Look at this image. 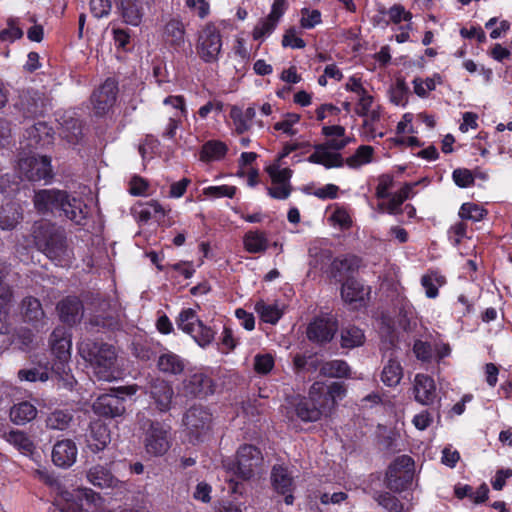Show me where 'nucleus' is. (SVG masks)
Listing matches in <instances>:
<instances>
[{
	"label": "nucleus",
	"mask_w": 512,
	"mask_h": 512,
	"mask_svg": "<svg viewBox=\"0 0 512 512\" xmlns=\"http://www.w3.org/2000/svg\"><path fill=\"white\" fill-rule=\"evenodd\" d=\"M32 202L36 212L43 216L58 214L77 225L83 224L86 218L82 209L83 202L72 197L66 190L57 188L35 190Z\"/></svg>",
	"instance_id": "f257e3e1"
},
{
	"label": "nucleus",
	"mask_w": 512,
	"mask_h": 512,
	"mask_svg": "<svg viewBox=\"0 0 512 512\" xmlns=\"http://www.w3.org/2000/svg\"><path fill=\"white\" fill-rule=\"evenodd\" d=\"M32 236L37 250L56 265L64 267L71 263L73 250L63 228L52 222L36 223Z\"/></svg>",
	"instance_id": "f03ea898"
},
{
	"label": "nucleus",
	"mask_w": 512,
	"mask_h": 512,
	"mask_svg": "<svg viewBox=\"0 0 512 512\" xmlns=\"http://www.w3.org/2000/svg\"><path fill=\"white\" fill-rule=\"evenodd\" d=\"M79 353L90 363L98 380L116 379L117 353L113 345L89 340L80 345Z\"/></svg>",
	"instance_id": "7ed1b4c3"
},
{
	"label": "nucleus",
	"mask_w": 512,
	"mask_h": 512,
	"mask_svg": "<svg viewBox=\"0 0 512 512\" xmlns=\"http://www.w3.org/2000/svg\"><path fill=\"white\" fill-rule=\"evenodd\" d=\"M263 454L255 445L242 444L236 451L235 459L223 461V467L241 481L250 480L262 466Z\"/></svg>",
	"instance_id": "20e7f679"
},
{
	"label": "nucleus",
	"mask_w": 512,
	"mask_h": 512,
	"mask_svg": "<svg viewBox=\"0 0 512 512\" xmlns=\"http://www.w3.org/2000/svg\"><path fill=\"white\" fill-rule=\"evenodd\" d=\"M140 429L144 434V447L146 452L151 456H163L170 449L169 431L164 424L142 417L139 419Z\"/></svg>",
	"instance_id": "39448f33"
},
{
	"label": "nucleus",
	"mask_w": 512,
	"mask_h": 512,
	"mask_svg": "<svg viewBox=\"0 0 512 512\" xmlns=\"http://www.w3.org/2000/svg\"><path fill=\"white\" fill-rule=\"evenodd\" d=\"M177 328L188 334L202 348L209 346L215 338V330L198 318L192 308L182 309L176 318Z\"/></svg>",
	"instance_id": "423d86ee"
},
{
	"label": "nucleus",
	"mask_w": 512,
	"mask_h": 512,
	"mask_svg": "<svg viewBox=\"0 0 512 512\" xmlns=\"http://www.w3.org/2000/svg\"><path fill=\"white\" fill-rule=\"evenodd\" d=\"M51 162L50 156L31 155L19 159L18 170L23 179L48 185L55 177Z\"/></svg>",
	"instance_id": "0eeeda50"
},
{
	"label": "nucleus",
	"mask_w": 512,
	"mask_h": 512,
	"mask_svg": "<svg viewBox=\"0 0 512 512\" xmlns=\"http://www.w3.org/2000/svg\"><path fill=\"white\" fill-rule=\"evenodd\" d=\"M414 460L409 455L396 457L387 468L385 474L386 487L393 492L408 489L413 479Z\"/></svg>",
	"instance_id": "6e6552de"
},
{
	"label": "nucleus",
	"mask_w": 512,
	"mask_h": 512,
	"mask_svg": "<svg viewBox=\"0 0 512 512\" xmlns=\"http://www.w3.org/2000/svg\"><path fill=\"white\" fill-rule=\"evenodd\" d=\"M217 384L211 375L193 369L181 382L182 394L188 399H206L216 391Z\"/></svg>",
	"instance_id": "1a4fd4ad"
},
{
	"label": "nucleus",
	"mask_w": 512,
	"mask_h": 512,
	"mask_svg": "<svg viewBox=\"0 0 512 512\" xmlns=\"http://www.w3.org/2000/svg\"><path fill=\"white\" fill-rule=\"evenodd\" d=\"M321 388L320 384L313 383L309 389L307 397H298L295 400L294 411L301 421L303 422H317L322 417L330 415L326 407L317 396V390Z\"/></svg>",
	"instance_id": "9d476101"
},
{
	"label": "nucleus",
	"mask_w": 512,
	"mask_h": 512,
	"mask_svg": "<svg viewBox=\"0 0 512 512\" xmlns=\"http://www.w3.org/2000/svg\"><path fill=\"white\" fill-rule=\"evenodd\" d=\"M222 49V36L220 30L213 23L206 24L199 32L196 51L205 63H214L219 60Z\"/></svg>",
	"instance_id": "9b49d317"
},
{
	"label": "nucleus",
	"mask_w": 512,
	"mask_h": 512,
	"mask_svg": "<svg viewBox=\"0 0 512 512\" xmlns=\"http://www.w3.org/2000/svg\"><path fill=\"white\" fill-rule=\"evenodd\" d=\"M183 421L189 432L190 440L200 442L211 430L212 414L208 408L194 405L186 411Z\"/></svg>",
	"instance_id": "f8f14e48"
},
{
	"label": "nucleus",
	"mask_w": 512,
	"mask_h": 512,
	"mask_svg": "<svg viewBox=\"0 0 512 512\" xmlns=\"http://www.w3.org/2000/svg\"><path fill=\"white\" fill-rule=\"evenodd\" d=\"M14 106L25 118H35L43 116L46 112L47 98L44 93L36 89H22Z\"/></svg>",
	"instance_id": "ddd939ff"
},
{
	"label": "nucleus",
	"mask_w": 512,
	"mask_h": 512,
	"mask_svg": "<svg viewBox=\"0 0 512 512\" xmlns=\"http://www.w3.org/2000/svg\"><path fill=\"white\" fill-rule=\"evenodd\" d=\"M338 330L336 319L327 316H317L308 324L306 336L312 343L325 345L331 342Z\"/></svg>",
	"instance_id": "4468645a"
},
{
	"label": "nucleus",
	"mask_w": 512,
	"mask_h": 512,
	"mask_svg": "<svg viewBox=\"0 0 512 512\" xmlns=\"http://www.w3.org/2000/svg\"><path fill=\"white\" fill-rule=\"evenodd\" d=\"M145 393L160 412L171 409L174 390L170 382L159 377L152 378L146 386Z\"/></svg>",
	"instance_id": "2eb2a0df"
},
{
	"label": "nucleus",
	"mask_w": 512,
	"mask_h": 512,
	"mask_svg": "<svg viewBox=\"0 0 512 512\" xmlns=\"http://www.w3.org/2000/svg\"><path fill=\"white\" fill-rule=\"evenodd\" d=\"M118 94V83L114 78H107L100 87L92 94V103L95 114L103 116L109 112L116 102Z\"/></svg>",
	"instance_id": "dca6fc26"
},
{
	"label": "nucleus",
	"mask_w": 512,
	"mask_h": 512,
	"mask_svg": "<svg viewBox=\"0 0 512 512\" xmlns=\"http://www.w3.org/2000/svg\"><path fill=\"white\" fill-rule=\"evenodd\" d=\"M271 485L273 490L284 496V502L287 505L294 503L295 482L289 469L283 465H274L271 470Z\"/></svg>",
	"instance_id": "f3484780"
},
{
	"label": "nucleus",
	"mask_w": 512,
	"mask_h": 512,
	"mask_svg": "<svg viewBox=\"0 0 512 512\" xmlns=\"http://www.w3.org/2000/svg\"><path fill=\"white\" fill-rule=\"evenodd\" d=\"M188 364L187 359L167 348H163V351L158 355L156 361L157 370L167 377H178L182 375Z\"/></svg>",
	"instance_id": "a211bd4d"
},
{
	"label": "nucleus",
	"mask_w": 512,
	"mask_h": 512,
	"mask_svg": "<svg viewBox=\"0 0 512 512\" xmlns=\"http://www.w3.org/2000/svg\"><path fill=\"white\" fill-rule=\"evenodd\" d=\"M51 353L55 357V362L52 364L56 371H64L65 366L70 359L71 339L64 336L61 329H55L50 336Z\"/></svg>",
	"instance_id": "6ab92c4d"
},
{
	"label": "nucleus",
	"mask_w": 512,
	"mask_h": 512,
	"mask_svg": "<svg viewBox=\"0 0 512 512\" xmlns=\"http://www.w3.org/2000/svg\"><path fill=\"white\" fill-rule=\"evenodd\" d=\"M125 398L114 394L100 395L93 403V411L104 418H115L125 413Z\"/></svg>",
	"instance_id": "aec40b11"
},
{
	"label": "nucleus",
	"mask_w": 512,
	"mask_h": 512,
	"mask_svg": "<svg viewBox=\"0 0 512 512\" xmlns=\"http://www.w3.org/2000/svg\"><path fill=\"white\" fill-rule=\"evenodd\" d=\"M78 448L72 439H62L53 445L51 452L52 462L63 469L70 468L77 459Z\"/></svg>",
	"instance_id": "412c9836"
},
{
	"label": "nucleus",
	"mask_w": 512,
	"mask_h": 512,
	"mask_svg": "<svg viewBox=\"0 0 512 512\" xmlns=\"http://www.w3.org/2000/svg\"><path fill=\"white\" fill-rule=\"evenodd\" d=\"M321 388L317 390V396L331 414L339 400H342L347 394V386L342 381H334L326 385L324 382L315 381Z\"/></svg>",
	"instance_id": "4be33fe9"
},
{
	"label": "nucleus",
	"mask_w": 512,
	"mask_h": 512,
	"mask_svg": "<svg viewBox=\"0 0 512 512\" xmlns=\"http://www.w3.org/2000/svg\"><path fill=\"white\" fill-rule=\"evenodd\" d=\"M371 287L355 277H347L341 284V297L345 303H362L369 299Z\"/></svg>",
	"instance_id": "5701e85b"
},
{
	"label": "nucleus",
	"mask_w": 512,
	"mask_h": 512,
	"mask_svg": "<svg viewBox=\"0 0 512 512\" xmlns=\"http://www.w3.org/2000/svg\"><path fill=\"white\" fill-rule=\"evenodd\" d=\"M100 496L98 493L91 489L83 488L78 489L75 493L70 495L65 502L61 505V512H83L87 510V506L94 504L96 500H99Z\"/></svg>",
	"instance_id": "b1692460"
},
{
	"label": "nucleus",
	"mask_w": 512,
	"mask_h": 512,
	"mask_svg": "<svg viewBox=\"0 0 512 512\" xmlns=\"http://www.w3.org/2000/svg\"><path fill=\"white\" fill-rule=\"evenodd\" d=\"M361 265V258L356 255H344L343 257H336L330 265L331 276L343 282L347 277H353L352 274L358 271Z\"/></svg>",
	"instance_id": "393cba45"
},
{
	"label": "nucleus",
	"mask_w": 512,
	"mask_h": 512,
	"mask_svg": "<svg viewBox=\"0 0 512 512\" xmlns=\"http://www.w3.org/2000/svg\"><path fill=\"white\" fill-rule=\"evenodd\" d=\"M83 309V303L77 296H67L57 304L60 320L70 326L80 321Z\"/></svg>",
	"instance_id": "a878e982"
},
{
	"label": "nucleus",
	"mask_w": 512,
	"mask_h": 512,
	"mask_svg": "<svg viewBox=\"0 0 512 512\" xmlns=\"http://www.w3.org/2000/svg\"><path fill=\"white\" fill-rule=\"evenodd\" d=\"M86 437L87 448L92 453L103 451L111 441L110 430L101 421H94L90 424L89 434Z\"/></svg>",
	"instance_id": "bb28decb"
},
{
	"label": "nucleus",
	"mask_w": 512,
	"mask_h": 512,
	"mask_svg": "<svg viewBox=\"0 0 512 512\" xmlns=\"http://www.w3.org/2000/svg\"><path fill=\"white\" fill-rule=\"evenodd\" d=\"M414 398L422 405L429 406L436 398L434 379L427 374H417L414 381Z\"/></svg>",
	"instance_id": "cd10ccee"
},
{
	"label": "nucleus",
	"mask_w": 512,
	"mask_h": 512,
	"mask_svg": "<svg viewBox=\"0 0 512 512\" xmlns=\"http://www.w3.org/2000/svg\"><path fill=\"white\" fill-rule=\"evenodd\" d=\"M321 365L322 360L313 352L296 353L292 359V368L297 376L305 377L320 372Z\"/></svg>",
	"instance_id": "c85d7f7f"
},
{
	"label": "nucleus",
	"mask_w": 512,
	"mask_h": 512,
	"mask_svg": "<svg viewBox=\"0 0 512 512\" xmlns=\"http://www.w3.org/2000/svg\"><path fill=\"white\" fill-rule=\"evenodd\" d=\"M119 10L123 21L134 27L142 23L145 15L142 0H119Z\"/></svg>",
	"instance_id": "c756f323"
},
{
	"label": "nucleus",
	"mask_w": 512,
	"mask_h": 512,
	"mask_svg": "<svg viewBox=\"0 0 512 512\" xmlns=\"http://www.w3.org/2000/svg\"><path fill=\"white\" fill-rule=\"evenodd\" d=\"M21 314L23 320L34 327L40 324L45 316L39 299L33 296H27L21 301Z\"/></svg>",
	"instance_id": "7c9ffc66"
},
{
	"label": "nucleus",
	"mask_w": 512,
	"mask_h": 512,
	"mask_svg": "<svg viewBox=\"0 0 512 512\" xmlns=\"http://www.w3.org/2000/svg\"><path fill=\"white\" fill-rule=\"evenodd\" d=\"M87 480L98 488H113L118 483V479L112 474L111 470L99 464L88 470Z\"/></svg>",
	"instance_id": "2f4dec72"
},
{
	"label": "nucleus",
	"mask_w": 512,
	"mask_h": 512,
	"mask_svg": "<svg viewBox=\"0 0 512 512\" xmlns=\"http://www.w3.org/2000/svg\"><path fill=\"white\" fill-rule=\"evenodd\" d=\"M163 38L174 49H180L185 43V27L178 18L170 19L164 26Z\"/></svg>",
	"instance_id": "473e14b6"
},
{
	"label": "nucleus",
	"mask_w": 512,
	"mask_h": 512,
	"mask_svg": "<svg viewBox=\"0 0 512 512\" xmlns=\"http://www.w3.org/2000/svg\"><path fill=\"white\" fill-rule=\"evenodd\" d=\"M365 341L364 331L355 324H347L341 327L340 346L343 349H354L363 346Z\"/></svg>",
	"instance_id": "72a5a7b5"
},
{
	"label": "nucleus",
	"mask_w": 512,
	"mask_h": 512,
	"mask_svg": "<svg viewBox=\"0 0 512 512\" xmlns=\"http://www.w3.org/2000/svg\"><path fill=\"white\" fill-rule=\"evenodd\" d=\"M38 414L36 406L30 401H21L10 408L9 417L16 425H25L33 421Z\"/></svg>",
	"instance_id": "f704fd0d"
},
{
	"label": "nucleus",
	"mask_w": 512,
	"mask_h": 512,
	"mask_svg": "<svg viewBox=\"0 0 512 512\" xmlns=\"http://www.w3.org/2000/svg\"><path fill=\"white\" fill-rule=\"evenodd\" d=\"M311 164L322 165L326 169L341 168L344 166L345 159L339 152H331L328 150H315L307 158Z\"/></svg>",
	"instance_id": "c9c22d12"
},
{
	"label": "nucleus",
	"mask_w": 512,
	"mask_h": 512,
	"mask_svg": "<svg viewBox=\"0 0 512 512\" xmlns=\"http://www.w3.org/2000/svg\"><path fill=\"white\" fill-rule=\"evenodd\" d=\"M418 183H404V185L394 194H391L390 200L386 205V211L390 215H399L402 214L403 210L401 206L403 203L412 198L414 195L413 188Z\"/></svg>",
	"instance_id": "e433bc0d"
},
{
	"label": "nucleus",
	"mask_w": 512,
	"mask_h": 512,
	"mask_svg": "<svg viewBox=\"0 0 512 512\" xmlns=\"http://www.w3.org/2000/svg\"><path fill=\"white\" fill-rule=\"evenodd\" d=\"M228 152V146L220 140L205 142L199 152V160L205 163L222 160Z\"/></svg>",
	"instance_id": "4c0bfd02"
},
{
	"label": "nucleus",
	"mask_w": 512,
	"mask_h": 512,
	"mask_svg": "<svg viewBox=\"0 0 512 512\" xmlns=\"http://www.w3.org/2000/svg\"><path fill=\"white\" fill-rule=\"evenodd\" d=\"M244 249L251 254L264 253L269 246L266 232L250 230L243 237Z\"/></svg>",
	"instance_id": "58836bf2"
},
{
	"label": "nucleus",
	"mask_w": 512,
	"mask_h": 512,
	"mask_svg": "<svg viewBox=\"0 0 512 512\" xmlns=\"http://www.w3.org/2000/svg\"><path fill=\"white\" fill-rule=\"evenodd\" d=\"M320 376L329 378H349L351 376V368L345 360L341 359L322 361Z\"/></svg>",
	"instance_id": "ea45409f"
},
{
	"label": "nucleus",
	"mask_w": 512,
	"mask_h": 512,
	"mask_svg": "<svg viewBox=\"0 0 512 512\" xmlns=\"http://www.w3.org/2000/svg\"><path fill=\"white\" fill-rule=\"evenodd\" d=\"M55 370L53 365L50 366V362L47 361L44 365L39 364L36 367L21 369L18 371V378L20 380L29 382H45L49 379L50 371Z\"/></svg>",
	"instance_id": "a19ab883"
},
{
	"label": "nucleus",
	"mask_w": 512,
	"mask_h": 512,
	"mask_svg": "<svg viewBox=\"0 0 512 512\" xmlns=\"http://www.w3.org/2000/svg\"><path fill=\"white\" fill-rule=\"evenodd\" d=\"M403 377V368L395 358H390L384 365L381 373V381L388 387L397 386Z\"/></svg>",
	"instance_id": "79ce46f5"
},
{
	"label": "nucleus",
	"mask_w": 512,
	"mask_h": 512,
	"mask_svg": "<svg viewBox=\"0 0 512 512\" xmlns=\"http://www.w3.org/2000/svg\"><path fill=\"white\" fill-rule=\"evenodd\" d=\"M73 419V415L68 410L56 409L45 419V424L48 429L63 431L67 429Z\"/></svg>",
	"instance_id": "37998d69"
},
{
	"label": "nucleus",
	"mask_w": 512,
	"mask_h": 512,
	"mask_svg": "<svg viewBox=\"0 0 512 512\" xmlns=\"http://www.w3.org/2000/svg\"><path fill=\"white\" fill-rule=\"evenodd\" d=\"M6 440L24 454H31L35 449L33 441L24 431L11 430Z\"/></svg>",
	"instance_id": "c03bdc74"
},
{
	"label": "nucleus",
	"mask_w": 512,
	"mask_h": 512,
	"mask_svg": "<svg viewBox=\"0 0 512 512\" xmlns=\"http://www.w3.org/2000/svg\"><path fill=\"white\" fill-rule=\"evenodd\" d=\"M374 149L370 145L359 146L355 153L345 159V163L349 168L357 169L362 165L372 162Z\"/></svg>",
	"instance_id": "a18cd8bd"
},
{
	"label": "nucleus",
	"mask_w": 512,
	"mask_h": 512,
	"mask_svg": "<svg viewBox=\"0 0 512 512\" xmlns=\"http://www.w3.org/2000/svg\"><path fill=\"white\" fill-rule=\"evenodd\" d=\"M22 219V214L18 211V209L14 205H6L2 206L0 209V228L2 230H12L14 229L20 220Z\"/></svg>",
	"instance_id": "49530a36"
},
{
	"label": "nucleus",
	"mask_w": 512,
	"mask_h": 512,
	"mask_svg": "<svg viewBox=\"0 0 512 512\" xmlns=\"http://www.w3.org/2000/svg\"><path fill=\"white\" fill-rule=\"evenodd\" d=\"M390 101L397 105L405 107L408 104L410 89L403 78H397L395 84L389 90Z\"/></svg>",
	"instance_id": "de8ad7c7"
},
{
	"label": "nucleus",
	"mask_w": 512,
	"mask_h": 512,
	"mask_svg": "<svg viewBox=\"0 0 512 512\" xmlns=\"http://www.w3.org/2000/svg\"><path fill=\"white\" fill-rule=\"evenodd\" d=\"M458 214L463 221L471 220L473 222H479L487 216L488 211L477 203L465 202L461 205Z\"/></svg>",
	"instance_id": "09e8293b"
},
{
	"label": "nucleus",
	"mask_w": 512,
	"mask_h": 512,
	"mask_svg": "<svg viewBox=\"0 0 512 512\" xmlns=\"http://www.w3.org/2000/svg\"><path fill=\"white\" fill-rule=\"evenodd\" d=\"M374 500L387 512H404V504L388 491H381L374 495Z\"/></svg>",
	"instance_id": "8fccbe9b"
},
{
	"label": "nucleus",
	"mask_w": 512,
	"mask_h": 512,
	"mask_svg": "<svg viewBox=\"0 0 512 512\" xmlns=\"http://www.w3.org/2000/svg\"><path fill=\"white\" fill-rule=\"evenodd\" d=\"M280 167L281 162L276 160L275 163L266 168V171L271 178L272 184L291 185L290 180L292 178L293 171L288 167L282 169Z\"/></svg>",
	"instance_id": "3c124183"
},
{
	"label": "nucleus",
	"mask_w": 512,
	"mask_h": 512,
	"mask_svg": "<svg viewBox=\"0 0 512 512\" xmlns=\"http://www.w3.org/2000/svg\"><path fill=\"white\" fill-rule=\"evenodd\" d=\"M255 310L264 322L273 325L283 316V311L277 305L265 304L262 301L256 303Z\"/></svg>",
	"instance_id": "603ef678"
},
{
	"label": "nucleus",
	"mask_w": 512,
	"mask_h": 512,
	"mask_svg": "<svg viewBox=\"0 0 512 512\" xmlns=\"http://www.w3.org/2000/svg\"><path fill=\"white\" fill-rule=\"evenodd\" d=\"M133 355L142 362L157 361L158 354L154 346L150 343H134Z\"/></svg>",
	"instance_id": "864d4df0"
},
{
	"label": "nucleus",
	"mask_w": 512,
	"mask_h": 512,
	"mask_svg": "<svg viewBox=\"0 0 512 512\" xmlns=\"http://www.w3.org/2000/svg\"><path fill=\"white\" fill-rule=\"evenodd\" d=\"M412 350L415 357L421 362L430 363L434 357V347L428 341L415 340Z\"/></svg>",
	"instance_id": "5fc2aeb1"
},
{
	"label": "nucleus",
	"mask_w": 512,
	"mask_h": 512,
	"mask_svg": "<svg viewBox=\"0 0 512 512\" xmlns=\"http://www.w3.org/2000/svg\"><path fill=\"white\" fill-rule=\"evenodd\" d=\"M237 192V187L232 185H219L208 186L203 189V194L209 198H234Z\"/></svg>",
	"instance_id": "6e6d98bb"
},
{
	"label": "nucleus",
	"mask_w": 512,
	"mask_h": 512,
	"mask_svg": "<svg viewBox=\"0 0 512 512\" xmlns=\"http://www.w3.org/2000/svg\"><path fill=\"white\" fill-rule=\"evenodd\" d=\"M434 282L442 286L445 283V278L443 276H436L433 279L429 274L423 275L421 278V285L425 289V295L430 299L436 298L439 294L438 286Z\"/></svg>",
	"instance_id": "4d7b16f0"
},
{
	"label": "nucleus",
	"mask_w": 512,
	"mask_h": 512,
	"mask_svg": "<svg viewBox=\"0 0 512 512\" xmlns=\"http://www.w3.org/2000/svg\"><path fill=\"white\" fill-rule=\"evenodd\" d=\"M278 22L271 19L269 16L263 18L254 27L252 36L254 40H260L263 37L270 35L277 27Z\"/></svg>",
	"instance_id": "13d9d810"
},
{
	"label": "nucleus",
	"mask_w": 512,
	"mask_h": 512,
	"mask_svg": "<svg viewBox=\"0 0 512 512\" xmlns=\"http://www.w3.org/2000/svg\"><path fill=\"white\" fill-rule=\"evenodd\" d=\"M165 216V210L157 200H150L139 212V217L142 221L147 222L157 216Z\"/></svg>",
	"instance_id": "bf43d9fd"
},
{
	"label": "nucleus",
	"mask_w": 512,
	"mask_h": 512,
	"mask_svg": "<svg viewBox=\"0 0 512 512\" xmlns=\"http://www.w3.org/2000/svg\"><path fill=\"white\" fill-rule=\"evenodd\" d=\"M230 118L233 121L235 132L242 135L250 130L252 124L243 117L242 109L237 106H232L230 110Z\"/></svg>",
	"instance_id": "052dcab7"
},
{
	"label": "nucleus",
	"mask_w": 512,
	"mask_h": 512,
	"mask_svg": "<svg viewBox=\"0 0 512 512\" xmlns=\"http://www.w3.org/2000/svg\"><path fill=\"white\" fill-rule=\"evenodd\" d=\"M454 183L460 188H467L474 185V175L467 168H457L452 172Z\"/></svg>",
	"instance_id": "680f3d73"
},
{
	"label": "nucleus",
	"mask_w": 512,
	"mask_h": 512,
	"mask_svg": "<svg viewBox=\"0 0 512 512\" xmlns=\"http://www.w3.org/2000/svg\"><path fill=\"white\" fill-rule=\"evenodd\" d=\"M333 224L338 225L341 229H349L352 226V218L343 206H336L334 212L330 216Z\"/></svg>",
	"instance_id": "e2e57ef3"
},
{
	"label": "nucleus",
	"mask_w": 512,
	"mask_h": 512,
	"mask_svg": "<svg viewBox=\"0 0 512 512\" xmlns=\"http://www.w3.org/2000/svg\"><path fill=\"white\" fill-rule=\"evenodd\" d=\"M301 13L300 25L304 29H312L322 22L321 12L317 9L309 10L308 8H303Z\"/></svg>",
	"instance_id": "0e129e2a"
},
{
	"label": "nucleus",
	"mask_w": 512,
	"mask_h": 512,
	"mask_svg": "<svg viewBox=\"0 0 512 512\" xmlns=\"http://www.w3.org/2000/svg\"><path fill=\"white\" fill-rule=\"evenodd\" d=\"M89 5L91 14L97 19L108 17L111 13V0H90Z\"/></svg>",
	"instance_id": "69168bd1"
},
{
	"label": "nucleus",
	"mask_w": 512,
	"mask_h": 512,
	"mask_svg": "<svg viewBox=\"0 0 512 512\" xmlns=\"http://www.w3.org/2000/svg\"><path fill=\"white\" fill-rule=\"evenodd\" d=\"M394 178L390 174H382L378 179L375 196L377 199H387L391 196L389 190L393 187Z\"/></svg>",
	"instance_id": "338daca9"
},
{
	"label": "nucleus",
	"mask_w": 512,
	"mask_h": 512,
	"mask_svg": "<svg viewBox=\"0 0 512 512\" xmlns=\"http://www.w3.org/2000/svg\"><path fill=\"white\" fill-rule=\"evenodd\" d=\"M274 364V358L271 354H258L254 358V370L258 374H268L273 369Z\"/></svg>",
	"instance_id": "774afa93"
}]
</instances>
